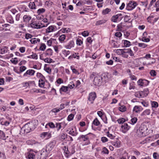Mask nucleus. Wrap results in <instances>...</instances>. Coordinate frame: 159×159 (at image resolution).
I'll return each instance as SVG.
<instances>
[{
  "instance_id": "1",
  "label": "nucleus",
  "mask_w": 159,
  "mask_h": 159,
  "mask_svg": "<svg viewBox=\"0 0 159 159\" xmlns=\"http://www.w3.org/2000/svg\"><path fill=\"white\" fill-rule=\"evenodd\" d=\"M35 127L34 121H32L25 124L21 128V130L23 131L25 134H27L32 130L34 129Z\"/></svg>"
},
{
  "instance_id": "2",
  "label": "nucleus",
  "mask_w": 159,
  "mask_h": 159,
  "mask_svg": "<svg viewBox=\"0 0 159 159\" xmlns=\"http://www.w3.org/2000/svg\"><path fill=\"white\" fill-rule=\"evenodd\" d=\"M148 129L144 123L142 124L139 129L137 130V133L140 137L145 136L147 134Z\"/></svg>"
},
{
  "instance_id": "3",
  "label": "nucleus",
  "mask_w": 159,
  "mask_h": 159,
  "mask_svg": "<svg viewBox=\"0 0 159 159\" xmlns=\"http://www.w3.org/2000/svg\"><path fill=\"white\" fill-rule=\"evenodd\" d=\"M47 25L48 24H47L45 26L42 24L41 22L39 21H32L30 24V25L31 27L37 29L41 28L43 27L47 26Z\"/></svg>"
},
{
  "instance_id": "4",
  "label": "nucleus",
  "mask_w": 159,
  "mask_h": 159,
  "mask_svg": "<svg viewBox=\"0 0 159 159\" xmlns=\"http://www.w3.org/2000/svg\"><path fill=\"white\" fill-rule=\"evenodd\" d=\"M96 97V95L95 92H91L89 95L88 100L89 102L91 104L93 103Z\"/></svg>"
},
{
  "instance_id": "5",
  "label": "nucleus",
  "mask_w": 159,
  "mask_h": 159,
  "mask_svg": "<svg viewBox=\"0 0 159 159\" xmlns=\"http://www.w3.org/2000/svg\"><path fill=\"white\" fill-rule=\"evenodd\" d=\"M55 145V143L54 142H50L49 144L46 146V148L45 150L46 152L48 153H49L52 150Z\"/></svg>"
},
{
  "instance_id": "6",
  "label": "nucleus",
  "mask_w": 159,
  "mask_h": 159,
  "mask_svg": "<svg viewBox=\"0 0 159 159\" xmlns=\"http://www.w3.org/2000/svg\"><path fill=\"white\" fill-rule=\"evenodd\" d=\"M102 78L100 76H98L94 77L93 80L94 84L95 85L99 86L101 84Z\"/></svg>"
},
{
  "instance_id": "7",
  "label": "nucleus",
  "mask_w": 159,
  "mask_h": 159,
  "mask_svg": "<svg viewBox=\"0 0 159 159\" xmlns=\"http://www.w3.org/2000/svg\"><path fill=\"white\" fill-rule=\"evenodd\" d=\"M137 5L136 3L134 1H130L127 5L126 8L128 10H131L134 9Z\"/></svg>"
},
{
  "instance_id": "8",
  "label": "nucleus",
  "mask_w": 159,
  "mask_h": 159,
  "mask_svg": "<svg viewBox=\"0 0 159 159\" xmlns=\"http://www.w3.org/2000/svg\"><path fill=\"white\" fill-rule=\"evenodd\" d=\"M90 133H89L85 135H81L79 138H78V140L81 139L82 140L84 141H87L86 145L89 144L90 143V142L89 141V138L88 136V135Z\"/></svg>"
},
{
  "instance_id": "9",
  "label": "nucleus",
  "mask_w": 159,
  "mask_h": 159,
  "mask_svg": "<svg viewBox=\"0 0 159 159\" xmlns=\"http://www.w3.org/2000/svg\"><path fill=\"white\" fill-rule=\"evenodd\" d=\"M9 26V25L7 24H2L0 23V31H3L4 32L10 30V29L8 28Z\"/></svg>"
},
{
  "instance_id": "10",
  "label": "nucleus",
  "mask_w": 159,
  "mask_h": 159,
  "mask_svg": "<svg viewBox=\"0 0 159 159\" xmlns=\"http://www.w3.org/2000/svg\"><path fill=\"white\" fill-rule=\"evenodd\" d=\"M130 127L126 123L123 124L121 126V130L124 133H126L129 129Z\"/></svg>"
},
{
  "instance_id": "11",
  "label": "nucleus",
  "mask_w": 159,
  "mask_h": 159,
  "mask_svg": "<svg viewBox=\"0 0 159 159\" xmlns=\"http://www.w3.org/2000/svg\"><path fill=\"white\" fill-rule=\"evenodd\" d=\"M35 71L32 69H29L26 71L24 74V77H28V75L30 76H32L34 75Z\"/></svg>"
},
{
  "instance_id": "12",
  "label": "nucleus",
  "mask_w": 159,
  "mask_h": 159,
  "mask_svg": "<svg viewBox=\"0 0 159 159\" xmlns=\"http://www.w3.org/2000/svg\"><path fill=\"white\" fill-rule=\"evenodd\" d=\"M68 131V133L72 136H76L78 134L77 132L76 129L75 128H72L70 130H67Z\"/></svg>"
},
{
  "instance_id": "13",
  "label": "nucleus",
  "mask_w": 159,
  "mask_h": 159,
  "mask_svg": "<svg viewBox=\"0 0 159 159\" xmlns=\"http://www.w3.org/2000/svg\"><path fill=\"white\" fill-rule=\"evenodd\" d=\"M38 2L37 0H35L34 2H30L29 5V7L32 9H36V5Z\"/></svg>"
},
{
  "instance_id": "14",
  "label": "nucleus",
  "mask_w": 159,
  "mask_h": 159,
  "mask_svg": "<svg viewBox=\"0 0 159 159\" xmlns=\"http://www.w3.org/2000/svg\"><path fill=\"white\" fill-rule=\"evenodd\" d=\"M74 43L73 40H71L65 46V47L68 49H70L71 48L74 47Z\"/></svg>"
},
{
  "instance_id": "15",
  "label": "nucleus",
  "mask_w": 159,
  "mask_h": 159,
  "mask_svg": "<svg viewBox=\"0 0 159 159\" xmlns=\"http://www.w3.org/2000/svg\"><path fill=\"white\" fill-rule=\"evenodd\" d=\"M143 110L141 106H135L134 107L133 111L136 113H138Z\"/></svg>"
},
{
  "instance_id": "16",
  "label": "nucleus",
  "mask_w": 159,
  "mask_h": 159,
  "mask_svg": "<svg viewBox=\"0 0 159 159\" xmlns=\"http://www.w3.org/2000/svg\"><path fill=\"white\" fill-rule=\"evenodd\" d=\"M137 83L139 85L141 86H143L144 83H146L147 84H148L149 82L148 81L146 80H142V79H140L137 82Z\"/></svg>"
},
{
  "instance_id": "17",
  "label": "nucleus",
  "mask_w": 159,
  "mask_h": 159,
  "mask_svg": "<svg viewBox=\"0 0 159 159\" xmlns=\"http://www.w3.org/2000/svg\"><path fill=\"white\" fill-rule=\"evenodd\" d=\"M44 78H40L39 81V86L41 88H44L45 82Z\"/></svg>"
},
{
  "instance_id": "18",
  "label": "nucleus",
  "mask_w": 159,
  "mask_h": 159,
  "mask_svg": "<svg viewBox=\"0 0 159 159\" xmlns=\"http://www.w3.org/2000/svg\"><path fill=\"white\" fill-rule=\"evenodd\" d=\"M23 20L24 22L28 23L31 19V17L30 16L25 15L23 17Z\"/></svg>"
},
{
  "instance_id": "19",
  "label": "nucleus",
  "mask_w": 159,
  "mask_h": 159,
  "mask_svg": "<svg viewBox=\"0 0 159 159\" xmlns=\"http://www.w3.org/2000/svg\"><path fill=\"white\" fill-rule=\"evenodd\" d=\"M135 96L137 98H143L144 97V95L143 92V91L138 92L135 93Z\"/></svg>"
},
{
  "instance_id": "20",
  "label": "nucleus",
  "mask_w": 159,
  "mask_h": 159,
  "mask_svg": "<svg viewBox=\"0 0 159 159\" xmlns=\"http://www.w3.org/2000/svg\"><path fill=\"white\" fill-rule=\"evenodd\" d=\"M42 91V90L41 89H31L30 91V93L31 94L37 93H41Z\"/></svg>"
},
{
  "instance_id": "21",
  "label": "nucleus",
  "mask_w": 159,
  "mask_h": 159,
  "mask_svg": "<svg viewBox=\"0 0 159 159\" xmlns=\"http://www.w3.org/2000/svg\"><path fill=\"white\" fill-rule=\"evenodd\" d=\"M121 16L122 14H118L116 15L113 16L111 18L112 21L114 22H117V19H118V17Z\"/></svg>"
},
{
  "instance_id": "22",
  "label": "nucleus",
  "mask_w": 159,
  "mask_h": 159,
  "mask_svg": "<svg viewBox=\"0 0 159 159\" xmlns=\"http://www.w3.org/2000/svg\"><path fill=\"white\" fill-rule=\"evenodd\" d=\"M102 77H101L102 78V79H104L105 81H107L109 78V76L110 75L108 73H104L102 74Z\"/></svg>"
},
{
  "instance_id": "23",
  "label": "nucleus",
  "mask_w": 159,
  "mask_h": 159,
  "mask_svg": "<svg viewBox=\"0 0 159 159\" xmlns=\"http://www.w3.org/2000/svg\"><path fill=\"white\" fill-rule=\"evenodd\" d=\"M41 137L44 138L46 137V138H48L51 137L50 134L47 132L43 133L41 135Z\"/></svg>"
},
{
  "instance_id": "24",
  "label": "nucleus",
  "mask_w": 159,
  "mask_h": 159,
  "mask_svg": "<svg viewBox=\"0 0 159 159\" xmlns=\"http://www.w3.org/2000/svg\"><path fill=\"white\" fill-rule=\"evenodd\" d=\"M66 36L65 34H63L60 35L59 38V40L61 43L64 42V40L66 39Z\"/></svg>"
},
{
  "instance_id": "25",
  "label": "nucleus",
  "mask_w": 159,
  "mask_h": 159,
  "mask_svg": "<svg viewBox=\"0 0 159 159\" xmlns=\"http://www.w3.org/2000/svg\"><path fill=\"white\" fill-rule=\"evenodd\" d=\"M26 157L28 159H34L35 157V155L33 152H29Z\"/></svg>"
},
{
  "instance_id": "26",
  "label": "nucleus",
  "mask_w": 159,
  "mask_h": 159,
  "mask_svg": "<svg viewBox=\"0 0 159 159\" xmlns=\"http://www.w3.org/2000/svg\"><path fill=\"white\" fill-rule=\"evenodd\" d=\"M30 42L32 44H35L37 43V42H39L40 40L38 38H32L30 40Z\"/></svg>"
},
{
  "instance_id": "27",
  "label": "nucleus",
  "mask_w": 159,
  "mask_h": 159,
  "mask_svg": "<svg viewBox=\"0 0 159 159\" xmlns=\"http://www.w3.org/2000/svg\"><path fill=\"white\" fill-rule=\"evenodd\" d=\"M111 144L116 148H119L120 147V142L117 141L116 142H112Z\"/></svg>"
},
{
  "instance_id": "28",
  "label": "nucleus",
  "mask_w": 159,
  "mask_h": 159,
  "mask_svg": "<svg viewBox=\"0 0 159 159\" xmlns=\"http://www.w3.org/2000/svg\"><path fill=\"white\" fill-rule=\"evenodd\" d=\"M44 54H45L46 56L47 55L51 56L52 54V50L51 48L48 49L46 50Z\"/></svg>"
},
{
  "instance_id": "29",
  "label": "nucleus",
  "mask_w": 159,
  "mask_h": 159,
  "mask_svg": "<svg viewBox=\"0 0 159 159\" xmlns=\"http://www.w3.org/2000/svg\"><path fill=\"white\" fill-rule=\"evenodd\" d=\"M54 28L53 26H50L46 29V33H49L54 31Z\"/></svg>"
},
{
  "instance_id": "30",
  "label": "nucleus",
  "mask_w": 159,
  "mask_h": 159,
  "mask_svg": "<svg viewBox=\"0 0 159 159\" xmlns=\"http://www.w3.org/2000/svg\"><path fill=\"white\" fill-rule=\"evenodd\" d=\"M7 48L6 47H4L0 50V52L1 54H3L7 52Z\"/></svg>"
},
{
  "instance_id": "31",
  "label": "nucleus",
  "mask_w": 159,
  "mask_h": 159,
  "mask_svg": "<svg viewBox=\"0 0 159 159\" xmlns=\"http://www.w3.org/2000/svg\"><path fill=\"white\" fill-rule=\"evenodd\" d=\"M68 90V87L67 86H62L61 88L60 89V93L61 91L63 92H66Z\"/></svg>"
},
{
  "instance_id": "32",
  "label": "nucleus",
  "mask_w": 159,
  "mask_h": 159,
  "mask_svg": "<svg viewBox=\"0 0 159 159\" xmlns=\"http://www.w3.org/2000/svg\"><path fill=\"white\" fill-rule=\"evenodd\" d=\"M150 112V110L149 109H146L141 114V115L143 116L146 115H149Z\"/></svg>"
},
{
  "instance_id": "33",
  "label": "nucleus",
  "mask_w": 159,
  "mask_h": 159,
  "mask_svg": "<svg viewBox=\"0 0 159 159\" xmlns=\"http://www.w3.org/2000/svg\"><path fill=\"white\" fill-rule=\"evenodd\" d=\"M106 21V20L104 19H102V20L97 21L96 23V25H100L105 23Z\"/></svg>"
},
{
  "instance_id": "34",
  "label": "nucleus",
  "mask_w": 159,
  "mask_h": 159,
  "mask_svg": "<svg viewBox=\"0 0 159 159\" xmlns=\"http://www.w3.org/2000/svg\"><path fill=\"white\" fill-rule=\"evenodd\" d=\"M40 58L41 59L43 60L45 62H47L48 63H51L52 61V59H51L50 58L47 57V58H46L45 59H42L41 58V55H40Z\"/></svg>"
},
{
  "instance_id": "35",
  "label": "nucleus",
  "mask_w": 159,
  "mask_h": 159,
  "mask_svg": "<svg viewBox=\"0 0 159 159\" xmlns=\"http://www.w3.org/2000/svg\"><path fill=\"white\" fill-rule=\"evenodd\" d=\"M119 110L121 112H124L126 110V108L125 106L123 105L119 107Z\"/></svg>"
},
{
  "instance_id": "36",
  "label": "nucleus",
  "mask_w": 159,
  "mask_h": 159,
  "mask_svg": "<svg viewBox=\"0 0 159 159\" xmlns=\"http://www.w3.org/2000/svg\"><path fill=\"white\" fill-rule=\"evenodd\" d=\"M47 66V65H45V66L44 67V69L47 72L50 74L51 72V69L50 67L47 66Z\"/></svg>"
},
{
  "instance_id": "37",
  "label": "nucleus",
  "mask_w": 159,
  "mask_h": 159,
  "mask_svg": "<svg viewBox=\"0 0 159 159\" xmlns=\"http://www.w3.org/2000/svg\"><path fill=\"white\" fill-rule=\"evenodd\" d=\"M0 139L3 140H6V138L4 132L1 130H0Z\"/></svg>"
},
{
  "instance_id": "38",
  "label": "nucleus",
  "mask_w": 159,
  "mask_h": 159,
  "mask_svg": "<svg viewBox=\"0 0 159 159\" xmlns=\"http://www.w3.org/2000/svg\"><path fill=\"white\" fill-rule=\"evenodd\" d=\"M70 31V29L69 28H66L62 29L60 30V32H61L62 33H65V32L68 33Z\"/></svg>"
},
{
  "instance_id": "39",
  "label": "nucleus",
  "mask_w": 159,
  "mask_h": 159,
  "mask_svg": "<svg viewBox=\"0 0 159 159\" xmlns=\"http://www.w3.org/2000/svg\"><path fill=\"white\" fill-rule=\"evenodd\" d=\"M46 45L44 43H41L39 47V49L40 50L43 51L46 48Z\"/></svg>"
},
{
  "instance_id": "40",
  "label": "nucleus",
  "mask_w": 159,
  "mask_h": 159,
  "mask_svg": "<svg viewBox=\"0 0 159 159\" xmlns=\"http://www.w3.org/2000/svg\"><path fill=\"white\" fill-rule=\"evenodd\" d=\"M138 46L141 48H144L147 46V45L144 43H138Z\"/></svg>"
},
{
  "instance_id": "41",
  "label": "nucleus",
  "mask_w": 159,
  "mask_h": 159,
  "mask_svg": "<svg viewBox=\"0 0 159 159\" xmlns=\"http://www.w3.org/2000/svg\"><path fill=\"white\" fill-rule=\"evenodd\" d=\"M124 44L126 47H129L131 45L130 42L127 40H124Z\"/></svg>"
},
{
  "instance_id": "42",
  "label": "nucleus",
  "mask_w": 159,
  "mask_h": 159,
  "mask_svg": "<svg viewBox=\"0 0 159 159\" xmlns=\"http://www.w3.org/2000/svg\"><path fill=\"white\" fill-rule=\"evenodd\" d=\"M110 9L107 8L102 11V13L104 15H106L110 12Z\"/></svg>"
},
{
  "instance_id": "43",
  "label": "nucleus",
  "mask_w": 159,
  "mask_h": 159,
  "mask_svg": "<svg viewBox=\"0 0 159 159\" xmlns=\"http://www.w3.org/2000/svg\"><path fill=\"white\" fill-rule=\"evenodd\" d=\"M45 11V9L43 8L39 9L37 11V13L39 14L43 13Z\"/></svg>"
},
{
  "instance_id": "44",
  "label": "nucleus",
  "mask_w": 159,
  "mask_h": 159,
  "mask_svg": "<svg viewBox=\"0 0 159 159\" xmlns=\"http://www.w3.org/2000/svg\"><path fill=\"white\" fill-rule=\"evenodd\" d=\"M93 123L95 125L98 126L99 125L100 123L98 120V119L96 118H95L93 122Z\"/></svg>"
},
{
  "instance_id": "45",
  "label": "nucleus",
  "mask_w": 159,
  "mask_h": 159,
  "mask_svg": "<svg viewBox=\"0 0 159 159\" xmlns=\"http://www.w3.org/2000/svg\"><path fill=\"white\" fill-rule=\"evenodd\" d=\"M1 124L2 125L7 126L10 124V122L8 121L4 120L1 122Z\"/></svg>"
},
{
  "instance_id": "46",
  "label": "nucleus",
  "mask_w": 159,
  "mask_h": 159,
  "mask_svg": "<svg viewBox=\"0 0 159 159\" xmlns=\"http://www.w3.org/2000/svg\"><path fill=\"white\" fill-rule=\"evenodd\" d=\"M137 118L135 117L132 118L131 120V124L132 125L135 124L137 121Z\"/></svg>"
},
{
  "instance_id": "47",
  "label": "nucleus",
  "mask_w": 159,
  "mask_h": 159,
  "mask_svg": "<svg viewBox=\"0 0 159 159\" xmlns=\"http://www.w3.org/2000/svg\"><path fill=\"white\" fill-rule=\"evenodd\" d=\"M102 152L104 154H108L109 153V151L108 149L105 147L103 148L102 149Z\"/></svg>"
},
{
  "instance_id": "48",
  "label": "nucleus",
  "mask_w": 159,
  "mask_h": 159,
  "mask_svg": "<svg viewBox=\"0 0 159 159\" xmlns=\"http://www.w3.org/2000/svg\"><path fill=\"white\" fill-rule=\"evenodd\" d=\"M124 51L123 49H118L116 50V52L118 55H121L122 54Z\"/></svg>"
},
{
  "instance_id": "49",
  "label": "nucleus",
  "mask_w": 159,
  "mask_h": 159,
  "mask_svg": "<svg viewBox=\"0 0 159 159\" xmlns=\"http://www.w3.org/2000/svg\"><path fill=\"white\" fill-rule=\"evenodd\" d=\"M70 51H66L65 50H64L63 51V53L64 55L66 57L67 56L70 54Z\"/></svg>"
},
{
  "instance_id": "50",
  "label": "nucleus",
  "mask_w": 159,
  "mask_h": 159,
  "mask_svg": "<svg viewBox=\"0 0 159 159\" xmlns=\"http://www.w3.org/2000/svg\"><path fill=\"white\" fill-rule=\"evenodd\" d=\"M74 117V115L72 114H70L69 115L67 118V120L69 121H71L72 120Z\"/></svg>"
},
{
  "instance_id": "51",
  "label": "nucleus",
  "mask_w": 159,
  "mask_h": 159,
  "mask_svg": "<svg viewBox=\"0 0 159 159\" xmlns=\"http://www.w3.org/2000/svg\"><path fill=\"white\" fill-rule=\"evenodd\" d=\"M75 86V84L73 82H72L71 83H70V84H69L68 86V89L69 88L70 89H73Z\"/></svg>"
},
{
  "instance_id": "52",
  "label": "nucleus",
  "mask_w": 159,
  "mask_h": 159,
  "mask_svg": "<svg viewBox=\"0 0 159 159\" xmlns=\"http://www.w3.org/2000/svg\"><path fill=\"white\" fill-rule=\"evenodd\" d=\"M56 127L57 128V130L58 131L61 127V123H57L56 124Z\"/></svg>"
},
{
  "instance_id": "53",
  "label": "nucleus",
  "mask_w": 159,
  "mask_h": 159,
  "mask_svg": "<svg viewBox=\"0 0 159 159\" xmlns=\"http://www.w3.org/2000/svg\"><path fill=\"white\" fill-rule=\"evenodd\" d=\"M117 121L119 124L123 123L125 121V119L124 118H122L117 120Z\"/></svg>"
},
{
  "instance_id": "54",
  "label": "nucleus",
  "mask_w": 159,
  "mask_h": 159,
  "mask_svg": "<svg viewBox=\"0 0 159 159\" xmlns=\"http://www.w3.org/2000/svg\"><path fill=\"white\" fill-rule=\"evenodd\" d=\"M150 73L151 75L152 76H155L157 74L156 72V71L155 70H151L150 71Z\"/></svg>"
},
{
  "instance_id": "55",
  "label": "nucleus",
  "mask_w": 159,
  "mask_h": 159,
  "mask_svg": "<svg viewBox=\"0 0 159 159\" xmlns=\"http://www.w3.org/2000/svg\"><path fill=\"white\" fill-rule=\"evenodd\" d=\"M143 94L144 95V96H147L149 93V91L148 89H145L143 90Z\"/></svg>"
},
{
  "instance_id": "56",
  "label": "nucleus",
  "mask_w": 159,
  "mask_h": 159,
  "mask_svg": "<svg viewBox=\"0 0 159 159\" xmlns=\"http://www.w3.org/2000/svg\"><path fill=\"white\" fill-rule=\"evenodd\" d=\"M129 77L132 80H134L136 81L137 80V78L134 75H133L131 74H130L129 75Z\"/></svg>"
},
{
  "instance_id": "57",
  "label": "nucleus",
  "mask_w": 159,
  "mask_h": 159,
  "mask_svg": "<svg viewBox=\"0 0 159 159\" xmlns=\"http://www.w3.org/2000/svg\"><path fill=\"white\" fill-rule=\"evenodd\" d=\"M82 34L84 37H86L89 35V33L88 31H84L82 33Z\"/></svg>"
},
{
  "instance_id": "58",
  "label": "nucleus",
  "mask_w": 159,
  "mask_h": 159,
  "mask_svg": "<svg viewBox=\"0 0 159 159\" xmlns=\"http://www.w3.org/2000/svg\"><path fill=\"white\" fill-rule=\"evenodd\" d=\"M152 107L155 108L157 107L158 106V104L157 102L155 101H153L152 103Z\"/></svg>"
},
{
  "instance_id": "59",
  "label": "nucleus",
  "mask_w": 159,
  "mask_h": 159,
  "mask_svg": "<svg viewBox=\"0 0 159 159\" xmlns=\"http://www.w3.org/2000/svg\"><path fill=\"white\" fill-rule=\"evenodd\" d=\"M33 36L29 33H27L25 34V38L26 39H31L32 38Z\"/></svg>"
},
{
  "instance_id": "60",
  "label": "nucleus",
  "mask_w": 159,
  "mask_h": 159,
  "mask_svg": "<svg viewBox=\"0 0 159 159\" xmlns=\"http://www.w3.org/2000/svg\"><path fill=\"white\" fill-rule=\"evenodd\" d=\"M107 137L110 138L111 139H113L115 137V136H113L112 134H110L109 132H107Z\"/></svg>"
},
{
  "instance_id": "61",
  "label": "nucleus",
  "mask_w": 159,
  "mask_h": 159,
  "mask_svg": "<svg viewBox=\"0 0 159 159\" xmlns=\"http://www.w3.org/2000/svg\"><path fill=\"white\" fill-rule=\"evenodd\" d=\"M70 68L72 70V72L75 74H77L78 73V72L77 71V70L74 68L72 66H70Z\"/></svg>"
},
{
  "instance_id": "62",
  "label": "nucleus",
  "mask_w": 159,
  "mask_h": 159,
  "mask_svg": "<svg viewBox=\"0 0 159 159\" xmlns=\"http://www.w3.org/2000/svg\"><path fill=\"white\" fill-rule=\"evenodd\" d=\"M122 35L121 33L120 32H117L115 33V36L117 37H121Z\"/></svg>"
},
{
  "instance_id": "63",
  "label": "nucleus",
  "mask_w": 159,
  "mask_h": 159,
  "mask_svg": "<svg viewBox=\"0 0 159 159\" xmlns=\"http://www.w3.org/2000/svg\"><path fill=\"white\" fill-rule=\"evenodd\" d=\"M142 40L143 42H148L150 41V40L148 38H146L145 37H143L142 38Z\"/></svg>"
},
{
  "instance_id": "64",
  "label": "nucleus",
  "mask_w": 159,
  "mask_h": 159,
  "mask_svg": "<svg viewBox=\"0 0 159 159\" xmlns=\"http://www.w3.org/2000/svg\"><path fill=\"white\" fill-rule=\"evenodd\" d=\"M23 87H27L29 85V83L27 82L23 83L21 84Z\"/></svg>"
}]
</instances>
